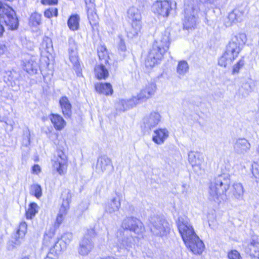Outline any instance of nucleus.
<instances>
[{
    "instance_id": "1",
    "label": "nucleus",
    "mask_w": 259,
    "mask_h": 259,
    "mask_svg": "<svg viewBox=\"0 0 259 259\" xmlns=\"http://www.w3.org/2000/svg\"><path fill=\"white\" fill-rule=\"evenodd\" d=\"M152 49L145 60L146 67H152L159 63L169 49L170 33H157Z\"/></svg>"
},
{
    "instance_id": "2",
    "label": "nucleus",
    "mask_w": 259,
    "mask_h": 259,
    "mask_svg": "<svg viewBox=\"0 0 259 259\" xmlns=\"http://www.w3.org/2000/svg\"><path fill=\"white\" fill-rule=\"evenodd\" d=\"M231 183L230 176L223 173L217 176L209 186V198L214 201H221L227 198V192Z\"/></svg>"
},
{
    "instance_id": "3",
    "label": "nucleus",
    "mask_w": 259,
    "mask_h": 259,
    "mask_svg": "<svg viewBox=\"0 0 259 259\" xmlns=\"http://www.w3.org/2000/svg\"><path fill=\"white\" fill-rule=\"evenodd\" d=\"M199 11L198 7L193 4L185 6L183 20L184 30L192 31L197 27L199 24L198 15Z\"/></svg>"
},
{
    "instance_id": "4",
    "label": "nucleus",
    "mask_w": 259,
    "mask_h": 259,
    "mask_svg": "<svg viewBox=\"0 0 259 259\" xmlns=\"http://www.w3.org/2000/svg\"><path fill=\"white\" fill-rule=\"evenodd\" d=\"M15 16V12L11 7L0 2V18L4 20L8 30L15 31L18 27V19Z\"/></svg>"
},
{
    "instance_id": "5",
    "label": "nucleus",
    "mask_w": 259,
    "mask_h": 259,
    "mask_svg": "<svg viewBox=\"0 0 259 259\" xmlns=\"http://www.w3.org/2000/svg\"><path fill=\"white\" fill-rule=\"evenodd\" d=\"M148 225L154 235L162 237L166 235L169 232V224L161 217L154 215L150 217Z\"/></svg>"
},
{
    "instance_id": "6",
    "label": "nucleus",
    "mask_w": 259,
    "mask_h": 259,
    "mask_svg": "<svg viewBox=\"0 0 259 259\" xmlns=\"http://www.w3.org/2000/svg\"><path fill=\"white\" fill-rule=\"evenodd\" d=\"M247 40L246 33H236L226 47L225 53L234 60L241 51L240 46Z\"/></svg>"
},
{
    "instance_id": "7",
    "label": "nucleus",
    "mask_w": 259,
    "mask_h": 259,
    "mask_svg": "<svg viewBox=\"0 0 259 259\" xmlns=\"http://www.w3.org/2000/svg\"><path fill=\"white\" fill-rule=\"evenodd\" d=\"M176 224L183 241L187 240L188 239H190L196 234L193 227L187 216L179 217L176 221Z\"/></svg>"
},
{
    "instance_id": "8",
    "label": "nucleus",
    "mask_w": 259,
    "mask_h": 259,
    "mask_svg": "<svg viewBox=\"0 0 259 259\" xmlns=\"http://www.w3.org/2000/svg\"><path fill=\"white\" fill-rule=\"evenodd\" d=\"M52 169L60 176L64 175L67 171L68 166L67 157L62 150L57 151V156L52 160Z\"/></svg>"
},
{
    "instance_id": "9",
    "label": "nucleus",
    "mask_w": 259,
    "mask_h": 259,
    "mask_svg": "<svg viewBox=\"0 0 259 259\" xmlns=\"http://www.w3.org/2000/svg\"><path fill=\"white\" fill-rule=\"evenodd\" d=\"M122 229L134 232L135 234H140L144 231L143 223L134 217H127L124 219L121 224Z\"/></svg>"
},
{
    "instance_id": "10",
    "label": "nucleus",
    "mask_w": 259,
    "mask_h": 259,
    "mask_svg": "<svg viewBox=\"0 0 259 259\" xmlns=\"http://www.w3.org/2000/svg\"><path fill=\"white\" fill-rule=\"evenodd\" d=\"M186 247L195 254H201L204 249V244L195 234L187 240L184 241Z\"/></svg>"
},
{
    "instance_id": "11",
    "label": "nucleus",
    "mask_w": 259,
    "mask_h": 259,
    "mask_svg": "<svg viewBox=\"0 0 259 259\" xmlns=\"http://www.w3.org/2000/svg\"><path fill=\"white\" fill-rule=\"evenodd\" d=\"M152 11L162 17H167L171 10V4L167 1H157L152 7Z\"/></svg>"
},
{
    "instance_id": "12",
    "label": "nucleus",
    "mask_w": 259,
    "mask_h": 259,
    "mask_svg": "<svg viewBox=\"0 0 259 259\" xmlns=\"http://www.w3.org/2000/svg\"><path fill=\"white\" fill-rule=\"evenodd\" d=\"M68 53L69 59L73 65L74 69L77 74L80 73L81 69L78 61L77 44L73 40H69Z\"/></svg>"
},
{
    "instance_id": "13",
    "label": "nucleus",
    "mask_w": 259,
    "mask_h": 259,
    "mask_svg": "<svg viewBox=\"0 0 259 259\" xmlns=\"http://www.w3.org/2000/svg\"><path fill=\"white\" fill-rule=\"evenodd\" d=\"M87 6L88 18L92 27L93 31H99L98 28V16L95 11L94 5L93 4L94 0H84Z\"/></svg>"
},
{
    "instance_id": "14",
    "label": "nucleus",
    "mask_w": 259,
    "mask_h": 259,
    "mask_svg": "<svg viewBox=\"0 0 259 259\" xmlns=\"http://www.w3.org/2000/svg\"><path fill=\"white\" fill-rule=\"evenodd\" d=\"M160 114L156 111H152L147 114L143 119V123L145 128L151 130L155 127L161 121Z\"/></svg>"
},
{
    "instance_id": "15",
    "label": "nucleus",
    "mask_w": 259,
    "mask_h": 259,
    "mask_svg": "<svg viewBox=\"0 0 259 259\" xmlns=\"http://www.w3.org/2000/svg\"><path fill=\"white\" fill-rule=\"evenodd\" d=\"M127 17L131 21L134 30L140 31L141 28V15L139 10L134 7L130 8L127 11Z\"/></svg>"
},
{
    "instance_id": "16",
    "label": "nucleus",
    "mask_w": 259,
    "mask_h": 259,
    "mask_svg": "<svg viewBox=\"0 0 259 259\" xmlns=\"http://www.w3.org/2000/svg\"><path fill=\"white\" fill-rule=\"evenodd\" d=\"M251 145L249 141L245 138H239L233 142L234 152L239 155H244L250 151Z\"/></svg>"
},
{
    "instance_id": "17",
    "label": "nucleus",
    "mask_w": 259,
    "mask_h": 259,
    "mask_svg": "<svg viewBox=\"0 0 259 259\" xmlns=\"http://www.w3.org/2000/svg\"><path fill=\"white\" fill-rule=\"evenodd\" d=\"M96 169L99 174L112 170L113 166L111 159L105 155L99 157L97 159Z\"/></svg>"
},
{
    "instance_id": "18",
    "label": "nucleus",
    "mask_w": 259,
    "mask_h": 259,
    "mask_svg": "<svg viewBox=\"0 0 259 259\" xmlns=\"http://www.w3.org/2000/svg\"><path fill=\"white\" fill-rule=\"evenodd\" d=\"M156 90V84L153 82L149 83L140 91L136 97L141 103L151 98L154 95Z\"/></svg>"
},
{
    "instance_id": "19",
    "label": "nucleus",
    "mask_w": 259,
    "mask_h": 259,
    "mask_svg": "<svg viewBox=\"0 0 259 259\" xmlns=\"http://www.w3.org/2000/svg\"><path fill=\"white\" fill-rule=\"evenodd\" d=\"M141 104L136 96L129 99H121L115 105L116 109L119 111L124 112Z\"/></svg>"
},
{
    "instance_id": "20",
    "label": "nucleus",
    "mask_w": 259,
    "mask_h": 259,
    "mask_svg": "<svg viewBox=\"0 0 259 259\" xmlns=\"http://www.w3.org/2000/svg\"><path fill=\"white\" fill-rule=\"evenodd\" d=\"M123 236L121 238L118 239L117 246L118 249L121 250L128 251L135 245V238L131 235H128L123 233Z\"/></svg>"
},
{
    "instance_id": "21",
    "label": "nucleus",
    "mask_w": 259,
    "mask_h": 259,
    "mask_svg": "<svg viewBox=\"0 0 259 259\" xmlns=\"http://www.w3.org/2000/svg\"><path fill=\"white\" fill-rule=\"evenodd\" d=\"M245 251L250 256L259 259V239L252 238L243 244Z\"/></svg>"
},
{
    "instance_id": "22",
    "label": "nucleus",
    "mask_w": 259,
    "mask_h": 259,
    "mask_svg": "<svg viewBox=\"0 0 259 259\" xmlns=\"http://www.w3.org/2000/svg\"><path fill=\"white\" fill-rule=\"evenodd\" d=\"M94 247V243L91 238L84 236L80 241L78 252L81 255H87Z\"/></svg>"
},
{
    "instance_id": "23",
    "label": "nucleus",
    "mask_w": 259,
    "mask_h": 259,
    "mask_svg": "<svg viewBox=\"0 0 259 259\" xmlns=\"http://www.w3.org/2000/svg\"><path fill=\"white\" fill-rule=\"evenodd\" d=\"M188 160L194 170H201V166L204 162L203 154L197 151H190L188 153Z\"/></svg>"
},
{
    "instance_id": "24",
    "label": "nucleus",
    "mask_w": 259,
    "mask_h": 259,
    "mask_svg": "<svg viewBox=\"0 0 259 259\" xmlns=\"http://www.w3.org/2000/svg\"><path fill=\"white\" fill-rule=\"evenodd\" d=\"M70 202V197L68 196L66 199L63 198V201L60 207L59 213L57 217L56 222L53 227H55V228L57 229L62 223L64 216L67 213V210L69 208Z\"/></svg>"
},
{
    "instance_id": "25",
    "label": "nucleus",
    "mask_w": 259,
    "mask_h": 259,
    "mask_svg": "<svg viewBox=\"0 0 259 259\" xmlns=\"http://www.w3.org/2000/svg\"><path fill=\"white\" fill-rule=\"evenodd\" d=\"M24 69L28 73L34 74L37 73L39 69V60L35 57L23 61Z\"/></svg>"
},
{
    "instance_id": "26",
    "label": "nucleus",
    "mask_w": 259,
    "mask_h": 259,
    "mask_svg": "<svg viewBox=\"0 0 259 259\" xmlns=\"http://www.w3.org/2000/svg\"><path fill=\"white\" fill-rule=\"evenodd\" d=\"M121 197L119 193H116V197L112 198L106 204L105 211L109 213H113L117 211L120 207Z\"/></svg>"
},
{
    "instance_id": "27",
    "label": "nucleus",
    "mask_w": 259,
    "mask_h": 259,
    "mask_svg": "<svg viewBox=\"0 0 259 259\" xmlns=\"http://www.w3.org/2000/svg\"><path fill=\"white\" fill-rule=\"evenodd\" d=\"M169 136V132L165 128H158L154 131L152 136V141L156 144L161 145L163 144L165 141Z\"/></svg>"
},
{
    "instance_id": "28",
    "label": "nucleus",
    "mask_w": 259,
    "mask_h": 259,
    "mask_svg": "<svg viewBox=\"0 0 259 259\" xmlns=\"http://www.w3.org/2000/svg\"><path fill=\"white\" fill-rule=\"evenodd\" d=\"M109 63L106 64L103 62L97 64L94 68L95 76L99 79H105L109 75Z\"/></svg>"
},
{
    "instance_id": "29",
    "label": "nucleus",
    "mask_w": 259,
    "mask_h": 259,
    "mask_svg": "<svg viewBox=\"0 0 259 259\" xmlns=\"http://www.w3.org/2000/svg\"><path fill=\"white\" fill-rule=\"evenodd\" d=\"M59 105L64 117L66 118L70 117L72 114V105L66 96H63L60 99Z\"/></svg>"
},
{
    "instance_id": "30",
    "label": "nucleus",
    "mask_w": 259,
    "mask_h": 259,
    "mask_svg": "<svg viewBox=\"0 0 259 259\" xmlns=\"http://www.w3.org/2000/svg\"><path fill=\"white\" fill-rule=\"evenodd\" d=\"M19 77V73L14 70L5 71L4 74V81L11 87L18 84V79Z\"/></svg>"
},
{
    "instance_id": "31",
    "label": "nucleus",
    "mask_w": 259,
    "mask_h": 259,
    "mask_svg": "<svg viewBox=\"0 0 259 259\" xmlns=\"http://www.w3.org/2000/svg\"><path fill=\"white\" fill-rule=\"evenodd\" d=\"M56 228L55 227H50L47 230L44 236L43 244L46 246L52 245V243L57 240L58 238L55 237V234Z\"/></svg>"
},
{
    "instance_id": "32",
    "label": "nucleus",
    "mask_w": 259,
    "mask_h": 259,
    "mask_svg": "<svg viewBox=\"0 0 259 259\" xmlns=\"http://www.w3.org/2000/svg\"><path fill=\"white\" fill-rule=\"evenodd\" d=\"M96 91L100 94L106 96L112 95L113 92L110 83H97L95 85Z\"/></svg>"
},
{
    "instance_id": "33",
    "label": "nucleus",
    "mask_w": 259,
    "mask_h": 259,
    "mask_svg": "<svg viewBox=\"0 0 259 259\" xmlns=\"http://www.w3.org/2000/svg\"><path fill=\"white\" fill-rule=\"evenodd\" d=\"M50 118L54 125L55 128L60 131L66 125V122L63 117L57 114H51Z\"/></svg>"
},
{
    "instance_id": "34",
    "label": "nucleus",
    "mask_w": 259,
    "mask_h": 259,
    "mask_svg": "<svg viewBox=\"0 0 259 259\" xmlns=\"http://www.w3.org/2000/svg\"><path fill=\"white\" fill-rule=\"evenodd\" d=\"M27 225L25 222H22L20 224L16 234L14 235V237L16 240L15 243L16 244L20 243L27 232Z\"/></svg>"
},
{
    "instance_id": "35",
    "label": "nucleus",
    "mask_w": 259,
    "mask_h": 259,
    "mask_svg": "<svg viewBox=\"0 0 259 259\" xmlns=\"http://www.w3.org/2000/svg\"><path fill=\"white\" fill-rule=\"evenodd\" d=\"M98 55L101 62L108 63L109 57L107 50L105 46L101 45L97 49Z\"/></svg>"
},
{
    "instance_id": "36",
    "label": "nucleus",
    "mask_w": 259,
    "mask_h": 259,
    "mask_svg": "<svg viewBox=\"0 0 259 259\" xmlns=\"http://www.w3.org/2000/svg\"><path fill=\"white\" fill-rule=\"evenodd\" d=\"M79 19V16L77 14L73 15L69 17L67 23L69 28L71 31L78 30Z\"/></svg>"
},
{
    "instance_id": "37",
    "label": "nucleus",
    "mask_w": 259,
    "mask_h": 259,
    "mask_svg": "<svg viewBox=\"0 0 259 259\" xmlns=\"http://www.w3.org/2000/svg\"><path fill=\"white\" fill-rule=\"evenodd\" d=\"M189 65L186 61L181 60L178 62L177 67V72L180 76H183L189 71Z\"/></svg>"
},
{
    "instance_id": "38",
    "label": "nucleus",
    "mask_w": 259,
    "mask_h": 259,
    "mask_svg": "<svg viewBox=\"0 0 259 259\" xmlns=\"http://www.w3.org/2000/svg\"><path fill=\"white\" fill-rule=\"evenodd\" d=\"M232 194L235 198L240 199L242 198L244 190L241 184L235 183L233 185L232 189Z\"/></svg>"
},
{
    "instance_id": "39",
    "label": "nucleus",
    "mask_w": 259,
    "mask_h": 259,
    "mask_svg": "<svg viewBox=\"0 0 259 259\" xmlns=\"http://www.w3.org/2000/svg\"><path fill=\"white\" fill-rule=\"evenodd\" d=\"M40 49L42 52L45 51L50 53L53 50V45L51 39L49 37H45L43 38Z\"/></svg>"
},
{
    "instance_id": "40",
    "label": "nucleus",
    "mask_w": 259,
    "mask_h": 259,
    "mask_svg": "<svg viewBox=\"0 0 259 259\" xmlns=\"http://www.w3.org/2000/svg\"><path fill=\"white\" fill-rule=\"evenodd\" d=\"M38 206L34 202L30 203L29 207L26 211V217L27 219H31L38 212L37 209Z\"/></svg>"
},
{
    "instance_id": "41",
    "label": "nucleus",
    "mask_w": 259,
    "mask_h": 259,
    "mask_svg": "<svg viewBox=\"0 0 259 259\" xmlns=\"http://www.w3.org/2000/svg\"><path fill=\"white\" fill-rule=\"evenodd\" d=\"M233 60V58H231L225 53L219 59L218 64L221 66L226 67L227 65L231 64Z\"/></svg>"
},
{
    "instance_id": "42",
    "label": "nucleus",
    "mask_w": 259,
    "mask_h": 259,
    "mask_svg": "<svg viewBox=\"0 0 259 259\" xmlns=\"http://www.w3.org/2000/svg\"><path fill=\"white\" fill-rule=\"evenodd\" d=\"M30 194L37 198H39L42 195V189L40 185L33 184L30 186Z\"/></svg>"
},
{
    "instance_id": "43",
    "label": "nucleus",
    "mask_w": 259,
    "mask_h": 259,
    "mask_svg": "<svg viewBox=\"0 0 259 259\" xmlns=\"http://www.w3.org/2000/svg\"><path fill=\"white\" fill-rule=\"evenodd\" d=\"M30 133L29 130L27 127L23 130V140L22 144L24 146L27 147L30 143Z\"/></svg>"
},
{
    "instance_id": "44",
    "label": "nucleus",
    "mask_w": 259,
    "mask_h": 259,
    "mask_svg": "<svg viewBox=\"0 0 259 259\" xmlns=\"http://www.w3.org/2000/svg\"><path fill=\"white\" fill-rule=\"evenodd\" d=\"M54 248L60 253L63 250L66 248L65 243H63L61 240L58 239L52 243Z\"/></svg>"
},
{
    "instance_id": "45",
    "label": "nucleus",
    "mask_w": 259,
    "mask_h": 259,
    "mask_svg": "<svg viewBox=\"0 0 259 259\" xmlns=\"http://www.w3.org/2000/svg\"><path fill=\"white\" fill-rule=\"evenodd\" d=\"M119 38H120V40L118 45V51L122 58H124L126 56V46L125 45L124 41L122 38V36L119 35Z\"/></svg>"
},
{
    "instance_id": "46",
    "label": "nucleus",
    "mask_w": 259,
    "mask_h": 259,
    "mask_svg": "<svg viewBox=\"0 0 259 259\" xmlns=\"http://www.w3.org/2000/svg\"><path fill=\"white\" fill-rule=\"evenodd\" d=\"M236 23V17L234 10L230 13L225 21V25L226 27L230 26L233 23Z\"/></svg>"
},
{
    "instance_id": "47",
    "label": "nucleus",
    "mask_w": 259,
    "mask_h": 259,
    "mask_svg": "<svg viewBox=\"0 0 259 259\" xmlns=\"http://www.w3.org/2000/svg\"><path fill=\"white\" fill-rule=\"evenodd\" d=\"M252 174L256 179L257 183H259V161L253 162L252 164Z\"/></svg>"
},
{
    "instance_id": "48",
    "label": "nucleus",
    "mask_w": 259,
    "mask_h": 259,
    "mask_svg": "<svg viewBox=\"0 0 259 259\" xmlns=\"http://www.w3.org/2000/svg\"><path fill=\"white\" fill-rule=\"evenodd\" d=\"M44 15L46 17L51 18L53 16H57L58 9L56 8H50L45 11Z\"/></svg>"
},
{
    "instance_id": "49",
    "label": "nucleus",
    "mask_w": 259,
    "mask_h": 259,
    "mask_svg": "<svg viewBox=\"0 0 259 259\" xmlns=\"http://www.w3.org/2000/svg\"><path fill=\"white\" fill-rule=\"evenodd\" d=\"M59 254V253L52 246L45 259H57Z\"/></svg>"
},
{
    "instance_id": "50",
    "label": "nucleus",
    "mask_w": 259,
    "mask_h": 259,
    "mask_svg": "<svg viewBox=\"0 0 259 259\" xmlns=\"http://www.w3.org/2000/svg\"><path fill=\"white\" fill-rule=\"evenodd\" d=\"M30 21L33 25H39L41 21V16L38 13L32 14L30 18Z\"/></svg>"
},
{
    "instance_id": "51",
    "label": "nucleus",
    "mask_w": 259,
    "mask_h": 259,
    "mask_svg": "<svg viewBox=\"0 0 259 259\" xmlns=\"http://www.w3.org/2000/svg\"><path fill=\"white\" fill-rule=\"evenodd\" d=\"M73 238V235L71 233L67 232L64 233L62 236V238L60 240L63 243H65L66 246L70 243Z\"/></svg>"
},
{
    "instance_id": "52",
    "label": "nucleus",
    "mask_w": 259,
    "mask_h": 259,
    "mask_svg": "<svg viewBox=\"0 0 259 259\" xmlns=\"http://www.w3.org/2000/svg\"><path fill=\"white\" fill-rule=\"evenodd\" d=\"M244 65V60L240 59L234 66L232 70L233 74L238 73L241 68Z\"/></svg>"
},
{
    "instance_id": "53",
    "label": "nucleus",
    "mask_w": 259,
    "mask_h": 259,
    "mask_svg": "<svg viewBox=\"0 0 259 259\" xmlns=\"http://www.w3.org/2000/svg\"><path fill=\"white\" fill-rule=\"evenodd\" d=\"M228 257L229 259H240L241 255L236 250H232L228 252Z\"/></svg>"
},
{
    "instance_id": "54",
    "label": "nucleus",
    "mask_w": 259,
    "mask_h": 259,
    "mask_svg": "<svg viewBox=\"0 0 259 259\" xmlns=\"http://www.w3.org/2000/svg\"><path fill=\"white\" fill-rule=\"evenodd\" d=\"M234 12L235 15L236 22H241L243 20L244 17L243 12L238 9L234 10Z\"/></svg>"
},
{
    "instance_id": "55",
    "label": "nucleus",
    "mask_w": 259,
    "mask_h": 259,
    "mask_svg": "<svg viewBox=\"0 0 259 259\" xmlns=\"http://www.w3.org/2000/svg\"><path fill=\"white\" fill-rule=\"evenodd\" d=\"M95 231L94 228H91L87 230V233L84 236H87L93 240V238L95 236Z\"/></svg>"
},
{
    "instance_id": "56",
    "label": "nucleus",
    "mask_w": 259,
    "mask_h": 259,
    "mask_svg": "<svg viewBox=\"0 0 259 259\" xmlns=\"http://www.w3.org/2000/svg\"><path fill=\"white\" fill-rule=\"evenodd\" d=\"M58 2V0H41V3L44 5H55Z\"/></svg>"
},
{
    "instance_id": "57",
    "label": "nucleus",
    "mask_w": 259,
    "mask_h": 259,
    "mask_svg": "<svg viewBox=\"0 0 259 259\" xmlns=\"http://www.w3.org/2000/svg\"><path fill=\"white\" fill-rule=\"evenodd\" d=\"M242 88L246 90V94H248L251 91V87L249 83L245 82L243 84Z\"/></svg>"
},
{
    "instance_id": "58",
    "label": "nucleus",
    "mask_w": 259,
    "mask_h": 259,
    "mask_svg": "<svg viewBox=\"0 0 259 259\" xmlns=\"http://www.w3.org/2000/svg\"><path fill=\"white\" fill-rule=\"evenodd\" d=\"M41 170L40 166L38 164H34L32 167V171L34 173L37 174L40 172Z\"/></svg>"
},
{
    "instance_id": "59",
    "label": "nucleus",
    "mask_w": 259,
    "mask_h": 259,
    "mask_svg": "<svg viewBox=\"0 0 259 259\" xmlns=\"http://www.w3.org/2000/svg\"><path fill=\"white\" fill-rule=\"evenodd\" d=\"M6 50V48L5 45L0 44V55L3 54Z\"/></svg>"
},
{
    "instance_id": "60",
    "label": "nucleus",
    "mask_w": 259,
    "mask_h": 259,
    "mask_svg": "<svg viewBox=\"0 0 259 259\" xmlns=\"http://www.w3.org/2000/svg\"><path fill=\"white\" fill-rule=\"evenodd\" d=\"M182 187H183V190H182V193L183 194H187V185L186 184H183L182 185Z\"/></svg>"
},
{
    "instance_id": "61",
    "label": "nucleus",
    "mask_w": 259,
    "mask_h": 259,
    "mask_svg": "<svg viewBox=\"0 0 259 259\" xmlns=\"http://www.w3.org/2000/svg\"><path fill=\"white\" fill-rule=\"evenodd\" d=\"M21 259H30L28 255H25L22 257Z\"/></svg>"
},
{
    "instance_id": "62",
    "label": "nucleus",
    "mask_w": 259,
    "mask_h": 259,
    "mask_svg": "<svg viewBox=\"0 0 259 259\" xmlns=\"http://www.w3.org/2000/svg\"><path fill=\"white\" fill-rule=\"evenodd\" d=\"M3 33H0V37H1L2 36Z\"/></svg>"
}]
</instances>
